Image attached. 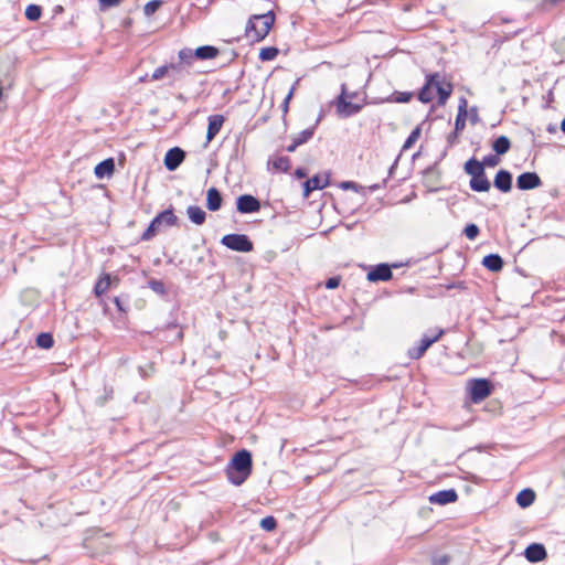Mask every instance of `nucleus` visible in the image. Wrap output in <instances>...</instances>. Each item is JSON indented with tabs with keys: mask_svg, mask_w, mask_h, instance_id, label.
I'll use <instances>...</instances> for the list:
<instances>
[{
	"mask_svg": "<svg viewBox=\"0 0 565 565\" xmlns=\"http://www.w3.org/2000/svg\"><path fill=\"white\" fill-rule=\"evenodd\" d=\"M252 455L248 450L237 451L226 468V476L231 483L241 486L252 472Z\"/></svg>",
	"mask_w": 565,
	"mask_h": 565,
	"instance_id": "nucleus-1",
	"label": "nucleus"
},
{
	"mask_svg": "<svg viewBox=\"0 0 565 565\" xmlns=\"http://www.w3.org/2000/svg\"><path fill=\"white\" fill-rule=\"evenodd\" d=\"M274 21L275 15L273 12L252 15L245 28L246 36L253 39L254 41H260L265 39V36L269 33Z\"/></svg>",
	"mask_w": 565,
	"mask_h": 565,
	"instance_id": "nucleus-2",
	"label": "nucleus"
},
{
	"mask_svg": "<svg viewBox=\"0 0 565 565\" xmlns=\"http://www.w3.org/2000/svg\"><path fill=\"white\" fill-rule=\"evenodd\" d=\"M177 221L178 217L174 215L171 209L164 210L150 222L141 238L143 241H149L156 235L162 225L172 226L175 225Z\"/></svg>",
	"mask_w": 565,
	"mask_h": 565,
	"instance_id": "nucleus-3",
	"label": "nucleus"
},
{
	"mask_svg": "<svg viewBox=\"0 0 565 565\" xmlns=\"http://www.w3.org/2000/svg\"><path fill=\"white\" fill-rule=\"evenodd\" d=\"M221 243L235 252L247 253L253 250V243L245 234L224 235L221 239Z\"/></svg>",
	"mask_w": 565,
	"mask_h": 565,
	"instance_id": "nucleus-4",
	"label": "nucleus"
},
{
	"mask_svg": "<svg viewBox=\"0 0 565 565\" xmlns=\"http://www.w3.org/2000/svg\"><path fill=\"white\" fill-rule=\"evenodd\" d=\"M470 399L480 403L491 394V384L486 379H475L469 382Z\"/></svg>",
	"mask_w": 565,
	"mask_h": 565,
	"instance_id": "nucleus-5",
	"label": "nucleus"
},
{
	"mask_svg": "<svg viewBox=\"0 0 565 565\" xmlns=\"http://www.w3.org/2000/svg\"><path fill=\"white\" fill-rule=\"evenodd\" d=\"M444 334V330L443 329H438L436 330V332L431 335H427L425 334L422 339H420V342H419V345L418 347H415V348H412L408 350V355L411 359L413 360H418L420 359L424 353L428 350V348L437 342L441 335Z\"/></svg>",
	"mask_w": 565,
	"mask_h": 565,
	"instance_id": "nucleus-6",
	"label": "nucleus"
},
{
	"mask_svg": "<svg viewBox=\"0 0 565 565\" xmlns=\"http://www.w3.org/2000/svg\"><path fill=\"white\" fill-rule=\"evenodd\" d=\"M361 105L348 100L345 84L341 87V94L337 100V110L343 117H350L361 110Z\"/></svg>",
	"mask_w": 565,
	"mask_h": 565,
	"instance_id": "nucleus-7",
	"label": "nucleus"
},
{
	"mask_svg": "<svg viewBox=\"0 0 565 565\" xmlns=\"http://www.w3.org/2000/svg\"><path fill=\"white\" fill-rule=\"evenodd\" d=\"M236 209L243 214L255 213L260 210V202L250 194H243L237 198Z\"/></svg>",
	"mask_w": 565,
	"mask_h": 565,
	"instance_id": "nucleus-8",
	"label": "nucleus"
},
{
	"mask_svg": "<svg viewBox=\"0 0 565 565\" xmlns=\"http://www.w3.org/2000/svg\"><path fill=\"white\" fill-rule=\"evenodd\" d=\"M433 75H434V83H435L434 90H435V93L438 94V97H439L438 104L445 105V103L451 95L452 86L450 83L443 81L439 74L436 73Z\"/></svg>",
	"mask_w": 565,
	"mask_h": 565,
	"instance_id": "nucleus-9",
	"label": "nucleus"
},
{
	"mask_svg": "<svg viewBox=\"0 0 565 565\" xmlns=\"http://www.w3.org/2000/svg\"><path fill=\"white\" fill-rule=\"evenodd\" d=\"M185 158V152L179 148L174 147L168 150L164 156V166L169 171H174L182 163Z\"/></svg>",
	"mask_w": 565,
	"mask_h": 565,
	"instance_id": "nucleus-10",
	"label": "nucleus"
},
{
	"mask_svg": "<svg viewBox=\"0 0 565 565\" xmlns=\"http://www.w3.org/2000/svg\"><path fill=\"white\" fill-rule=\"evenodd\" d=\"M393 273L391 266L387 264L376 265L371 271L367 273V280L370 281H387L392 278Z\"/></svg>",
	"mask_w": 565,
	"mask_h": 565,
	"instance_id": "nucleus-11",
	"label": "nucleus"
},
{
	"mask_svg": "<svg viewBox=\"0 0 565 565\" xmlns=\"http://www.w3.org/2000/svg\"><path fill=\"white\" fill-rule=\"evenodd\" d=\"M328 185H329L328 175H324V177L313 175L312 178L308 179L303 183V195L306 198H308L312 191L324 189Z\"/></svg>",
	"mask_w": 565,
	"mask_h": 565,
	"instance_id": "nucleus-12",
	"label": "nucleus"
},
{
	"mask_svg": "<svg viewBox=\"0 0 565 565\" xmlns=\"http://www.w3.org/2000/svg\"><path fill=\"white\" fill-rule=\"evenodd\" d=\"M458 494L454 489L440 490L429 497V502L434 504L445 505L457 501Z\"/></svg>",
	"mask_w": 565,
	"mask_h": 565,
	"instance_id": "nucleus-13",
	"label": "nucleus"
},
{
	"mask_svg": "<svg viewBox=\"0 0 565 565\" xmlns=\"http://www.w3.org/2000/svg\"><path fill=\"white\" fill-rule=\"evenodd\" d=\"M207 131H206V145L211 142L215 136L220 132L225 118L223 115H211L207 118Z\"/></svg>",
	"mask_w": 565,
	"mask_h": 565,
	"instance_id": "nucleus-14",
	"label": "nucleus"
},
{
	"mask_svg": "<svg viewBox=\"0 0 565 565\" xmlns=\"http://www.w3.org/2000/svg\"><path fill=\"white\" fill-rule=\"evenodd\" d=\"M512 185V175L507 170H500L494 178V186L502 192L510 191Z\"/></svg>",
	"mask_w": 565,
	"mask_h": 565,
	"instance_id": "nucleus-15",
	"label": "nucleus"
},
{
	"mask_svg": "<svg viewBox=\"0 0 565 565\" xmlns=\"http://www.w3.org/2000/svg\"><path fill=\"white\" fill-rule=\"evenodd\" d=\"M222 206V195L216 188H210L206 192V207L212 211H218Z\"/></svg>",
	"mask_w": 565,
	"mask_h": 565,
	"instance_id": "nucleus-16",
	"label": "nucleus"
},
{
	"mask_svg": "<svg viewBox=\"0 0 565 565\" xmlns=\"http://www.w3.org/2000/svg\"><path fill=\"white\" fill-rule=\"evenodd\" d=\"M434 75H428L424 87L419 90L418 99L423 103H429L435 97Z\"/></svg>",
	"mask_w": 565,
	"mask_h": 565,
	"instance_id": "nucleus-17",
	"label": "nucleus"
},
{
	"mask_svg": "<svg viewBox=\"0 0 565 565\" xmlns=\"http://www.w3.org/2000/svg\"><path fill=\"white\" fill-rule=\"evenodd\" d=\"M482 265L490 271H500L503 267V259L498 254H489L483 257Z\"/></svg>",
	"mask_w": 565,
	"mask_h": 565,
	"instance_id": "nucleus-18",
	"label": "nucleus"
},
{
	"mask_svg": "<svg viewBox=\"0 0 565 565\" xmlns=\"http://www.w3.org/2000/svg\"><path fill=\"white\" fill-rule=\"evenodd\" d=\"M114 169H115L114 160L111 158H109V159H106V160L99 162L95 167L94 172L98 179H103L105 177L111 175L114 172Z\"/></svg>",
	"mask_w": 565,
	"mask_h": 565,
	"instance_id": "nucleus-19",
	"label": "nucleus"
},
{
	"mask_svg": "<svg viewBox=\"0 0 565 565\" xmlns=\"http://www.w3.org/2000/svg\"><path fill=\"white\" fill-rule=\"evenodd\" d=\"M186 214L192 223L201 225L205 222L206 213L203 209L196 205H190L186 209Z\"/></svg>",
	"mask_w": 565,
	"mask_h": 565,
	"instance_id": "nucleus-20",
	"label": "nucleus"
},
{
	"mask_svg": "<svg viewBox=\"0 0 565 565\" xmlns=\"http://www.w3.org/2000/svg\"><path fill=\"white\" fill-rule=\"evenodd\" d=\"M491 184L486 177V173H481L477 177L471 178L470 188L477 192H486L490 189Z\"/></svg>",
	"mask_w": 565,
	"mask_h": 565,
	"instance_id": "nucleus-21",
	"label": "nucleus"
},
{
	"mask_svg": "<svg viewBox=\"0 0 565 565\" xmlns=\"http://www.w3.org/2000/svg\"><path fill=\"white\" fill-rule=\"evenodd\" d=\"M169 73L168 78L172 82L182 79L189 72L182 65V63H170L168 64Z\"/></svg>",
	"mask_w": 565,
	"mask_h": 565,
	"instance_id": "nucleus-22",
	"label": "nucleus"
},
{
	"mask_svg": "<svg viewBox=\"0 0 565 565\" xmlns=\"http://www.w3.org/2000/svg\"><path fill=\"white\" fill-rule=\"evenodd\" d=\"M195 57L199 60H211L217 56L218 50L215 46L204 45L194 51Z\"/></svg>",
	"mask_w": 565,
	"mask_h": 565,
	"instance_id": "nucleus-23",
	"label": "nucleus"
},
{
	"mask_svg": "<svg viewBox=\"0 0 565 565\" xmlns=\"http://www.w3.org/2000/svg\"><path fill=\"white\" fill-rule=\"evenodd\" d=\"M465 171L471 178L477 177L484 172L483 164L475 158H471L465 163Z\"/></svg>",
	"mask_w": 565,
	"mask_h": 565,
	"instance_id": "nucleus-24",
	"label": "nucleus"
},
{
	"mask_svg": "<svg viewBox=\"0 0 565 565\" xmlns=\"http://www.w3.org/2000/svg\"><path fill=\"white\" fill-rule=\"evenodd\" d=\"M511 142L508 137L500 136L492 143V149L497 154H504L510 150Z\"/></svg>",
	"mask_w": 565,
	"mask_h": 565,
	"instance_id": "nucleus-25",
	"label": "nucleus"
},
{
	"mask_svg": "<svg viewBox=\"0 0 565 565\" xmlns=\"http://www.w3.org/2000/svg\"><path fill=\"white\" fill-rule=\"evenodd\" d=\"M113 279L109 274H104L95 285L94 291L96 296H102L111 286Z\"/></svg>",
	"mask_w": 565,
	"mask_h": 565,
	"instance_id": "nucleus-26",
	"label": "nucleus"
},
{
	"mask_svg": "<svg viewBox=\"0 0 565 565\" xmlns=\"http://www.w3.org/2000/svg\"><path fill=\"white\" fill-rule=\"evenodd\" d=\"M547 556L546 550L541 543H532V563H537L545 559Z\"/></svg>",
	"mask_w": 565,
	"mask_h": 565,
	"instance_id": "nucleus-27",
	"label": "nucleus"
},
{
	"mask_svg": "<svg viewBox=\"0 0 565 565\" xmlns=\"http://www.w3.org/2000/svg\"><path fill=\"white\" fill-rule=\"evenodd\" d=\"M179 63H182V65L186 68L190 66L195 57L194 51L191 49H182L179 51Z\"/></svg>",
	"mask_w": 565,
	"mask_h": 565,
	"instance_id": "nucleus-28",
	"label": "nucleus"
},
{
	"mask_svg": "<svg viewBox=\"0 0 565 565\" xmlns=\"http://www.w3.org/2000/svg\"><path fill=\"white\" fill-rule=\"evenodd\" d=\"M526 260V255L523 249H521L514 257L515 270L522 275L523 277H527L526 269L523 268V264Z\"/></svg>",
	"mask_w": 565,
	"mask_h": 565,
	"instance_id": "nucleus-29",
	"label": "nucleus"
},
{
	"mask_svg": "<svg viewBox=\"0 0 565 565\" xmlns=\"http://www.w3.org/2000/svg\"><path fill=\"white\" fill-rule=\"evenodd\" d=\"M315 134V127L307 128L302 131H300L298 135H296L292 139L296 141V145L301 146L302 143H306Z\"/></svg>",
	"mask_w": 565,
	"mask_h": 565,
	"instance_id": "nucleus-30",
	"label": "nucleus"
},
{
	"mask_svg": "<svg viewBox=\"0 0 565 565\" xmlns=\"http://www.w3.org/2000/svg\"><path fill=\"white\" fill-rule=\"evenodd\" d=\"M42 13L41 7L36 4H30L25 9V17L30 21H36L40 19Z\"/></svg>",
	"mask_w": 565,
	"mask_h": 565,
	"instance_id": "nucleus-31",
	"label": "nucleus"
},
{
	"mask_svg": "<svg viewBox=\"0 0 565 565\" xmlns=\"http://www.w3.org/2000/svg\"><path fill=\"white\" fill-rule=\"evenodd\" d=\"M36 344L43 349H50L53 347L54 341L50 333H40L36 338Z\"/></svg>",
	"mask_w": 565,
	"mask_h": 565,
	"instance_id": "nucleus-32",
	"label": "nucleus"
},
{
	"mask_svg": "<svg viewBox=\"0 0 565 565\" xmlns=\"http://www.w3.org/2000/svg\"><path fill=\"white\" fill-rule=\"evenodd\" d=\"M273 166L275 169L280 170L282 172H287L290 167V159L288 157H278L273 161Z\"/></svg>",
	"mask_w": 565,
	"mask_h": 565,
	"instance_id": "nucleus-33",
	"label": "nucleus"
},
{
	"mask_svg": "<svg viewBox=\"0 0 565 565\" xmlns=\"http://www.w3.org/2000/svg\"><path fill=\"white\" fill-rule=\"evenodd\" d=\"M278 55V50L274 46L263 47L259 51V58L262 61H271Z\"/></svg>",
	"mask_w": 565,
	"mask_h": 565,
	"instance_id": "nucleus-34",
	"label": "nucleus"
},
{
	"mask_svg": "<svg viewBox=\"0 0 565 565\" xmlns=\"http://www.w3.org/2000/svg\"><path fill=\"white\" fill-rule=\"evenodd\" d=\"M413 98V93L409 92H395L390 98L394 103H408Z\"/></svg>",
	"mask_w": 565,
	"mask_h": 565,
	"instance_id": "nucleus-35",
	"label": "nucleus"
},
{
	"mask_svg": "<svg viewBox=\"0 0 565 565\" xmlns=\"http://www.w3.org/2000/svg\"><path fill=\"white\" fill-rule=\"evenodd\" d=\"M419 136H420V128L416 127L411 132V135L407 137V139L405 140V142L403 145V149L407 150V149L412 148L413 145L418 140Z\"/></svg>",
	"mask_w": 565,
	"mask_h": 565,
	"instance_id": "nucleus-36",
	"label": "nucleus"
},
{
	"mask_svg": "<svg viewBox=\"0 0 565 565\" xmlns=\"http://www.w3.org/2000/svg\"><path fill=\"white\" fill-rule=\"evenodd\" d=\"M259 524L264 531L270 532L276 529L277 521L274 516L269 515V516L262 519Z\"/></svg>",
	"mask_w": 565,
	"mask_h": 565,
	"instance_id": "nucleus-37",
	"label": "nucleus"
},
{
	"mask_svg": "<svg viewBox=\"0 0 565 565\" xmlns=\"http://www.w3.org/2000/svg\"><path fill=\"white\" fill-rule=\"evenodd\" d=\"M516 502L522 508L530 507V488L523 489L516 497Z\"/></svg>",
	"mask_w": 565,
	"mask_h": 565,
	"instance_id": "nucleus-38",
	"label": "nucleus"
},
{
	"mask_svg": "<svg viewBox=\"0 0 565 565\" xmlns=\"http://www.w3.org/2000/svg\"><path fill=\"white\" fill-rule=\"evenodd\" d=\"M169 68L168 64L157 67L150 76V81H159L163 77H168Z\"/></svg>",
	"mask_w": 565,
	"mask_h": 565,
	"instance_id": "nucleus-39",
	"label": "nucleus"
},
{
	"mask_svg": "<svg viewBox=\"0 0 565 565\" xmlns=\"http://www.w3.org/2000/svg\"><path fill=\"white\" fill-rule=\"evenodd\" d=\"M162 4V1L161 0H152V1H149L148 3H146V6L143 7V12L147 17H150L159 8L160 6Z\"/></svg>",
	"mask_w": 565,
	"mask_h": 565,
	"instance_id": "nucleus-40",
	"label": "nucleus"
},
{
	"mask_svg": "<svg viewBox=\"0 0 565 565\" xmlns=\"http://www.w3.org/2000/svg\"><path fill=\"white\" fill-rule=\"evenodd\" d=\"M499 156L500 154H497V153L486 156L481 162L483 164V168L484 167H490V168L497 167L500 163Z\"/></svg>",
	"mask_w": 565,
	"mask_h": 565,
	"instance_id": "nucleus-41",
	"label": "nucleus"
},
{
	"mask_svg": "<svg viewBox=\"0 0 565 565\" xmlns=\"http://www.w3.org/2000/svg\"><path fill=\"white\" fill-rule=\"evenodd\" d=\"M518 186L522 190H530V172H524L518 178Z\"/></svg>",
	"mask_w": 565,
	"mask_h": 565,
	"instance_id": "nucleus-42",
	"label": "nucleus"
},
{
	"mask_svg": "<svg viewBox=\"0 0 565 565\" xmlns=\"http://www.w3.org/2000/svg\"><path fill=\"white\" fill-rule=\"evenodd\" d=\"M479 234V227L476 224H468L465 227V235L470 241H473Z\"/></svg>",
	"mask_w": 565,
	"mask_h": 565,
	"instance_id": "nucleus-43",
	"label": "nucleus"
},
{
	"mask_svg": "<svg viewBox=\"0 0 565 565\" xmlns=\"http://www.w3.org/2000/svg\"><path fill=\"white\" fill-rule=\"evenodd\" d=\"M467 114L458 113L455 120V129L461 131L466 126Z\"/></svg>",
	"mask_w": 565,
	"mask_h": 565,
	"instance_id": "nucleus-44",
	"label": "nucleus"
},
{
	"mask_svg": "<svg viewBox=\"0 0 565 565\" xmlns=\"http://www.w3.org/2000/svg\"><path fill=\"white\" fill-rule=\"evenodd\" d=\"M450 562V557L446 554L436 555L431 559L433 565H448Z\"/></svg>",
	"mask_w": 565,
	"mask_h": 565,
	"instance_id": "nucleus-45",
	"label": "nucleus"
},
{
	"mask_svg": "<svg viewBox=\"0 0 565 565\" xmlns=\"http://www.w3.org/2000/svg\"><path fill=\"white\" fill-rule=\"evenodd\" d=\"M149 286L150 288L158 292V294H164L166 289H164V285L162 281L160 280H150L149 281Z\"/></svg>",
	"mask_w": 565,
	"mask_h": 565,
	"instance_id": "nucleus-46",
	"label": "nucleus"
},
{
	"mask_svg": "<svg viewBox=\"0 0 565 565\" xmlns=\"http://www.w3.org/2000/svg\"><path fill=\"white\" fill-rule=\"evenodd\" d=\"M100 8H110L118 6L121 0H98Z\"/></svg>",
	"mask_w": 565,
	"mask_h": 565,
	"instance_id": "nucleus-47",
	"label": "nucleus"
},
{
	"mask_svg": "<svg viewBox=\"0 0 565 565\" xmlns=\"http://www.w3.org/2000/svg\"><path fill=\"white\" fill-rule=\"evenodd\" d=\"M340 285V278L339 277H331L326 281V287L328 289H334Z\"/></svg>",
	"mask_w": 565,
	"mask_h": 565,
	"instance_id": "nucleus-48",
	"label": "nucleus"
},
{
	"mask_svg": "<svg viewBox=\"0 0 565 565\" xmlns=\"http://www.w3.org/2000/svg\"><path fill=\"white\" fill-rule=\"evenodd\" d=\"M458 113L467 114V100L465 98L460 99Z\"/></svg>",
	"mask_w": 565,
	"mask_h": 565,
	"instance_id": "nucleus-49",
	"label": "nucleus"
},
{
	"mask_svg": "<svg viewBox=\"0 0 565 565\" xmlns=\"http://www.w3.org/2000/svg\"><path fill=\"white\" fill-rule=\"evenodd\" d=\"M539 185H541V179L535 172H532V189L537 188Z\"/></svg>",
	"mask_w": 565,
	"mask_h": 565,
	"instance_id": "nucleus-50",
	"label": "nucleus"
},
{
	"mask_svg": "<svg viewBox=\"0 0 565 565\" xmlns=\"http://www.w3.org/2000/svg\"><path fill=\"white\" fill-rule=\"evenodd\" d=\"M458 134H459V131H457V130L455 129V131H454V132H451V134L448 136V142H449L450 145H454V143L457 141V139H458Z\"/></svg>",
	"mask_w": 565,
	"mask_h": 565,
	"instance_id": "nucleus-51",
	"label": "nucleus"
},
{
	"mask_svg": "<svg viewBox=\"0 0 565 565\" xmlns=\"http://www.w3.org/2000/svg\"><path fill=\"white\" fill-rule=\"evenodd\" d=\"M292 94H294V88L290 89V92L288 93V95L286 96V98L284 100V109H285V111L287 110L288 103H289Z\"/></svg>",
	"mask_w": 565,
	"mask_h": 565,
	"instance_id": "nucleus-52",
	"label": "nucleus"
},
{
	"mask_svg": "<svg viewBox=\"0 0 565 565\" xmlns=\"http://www.w3.org/2000/svg\"><path fill=\"white\" fill-rule=\"evenodd\" d=\"M299 145H296V141L292 139V143L287 147L288 152H294Z\"/></svg>",
	"mask_w": 565,
	"mask_h": 565,
	"instance_id": "nucleus-53",
	"label": "nucleus"
},
{
	"mask_svg": "<svg viewBox=\"0 0 565 565\" xmlns=\"http://www.w3.org/2000/svg\"><path fill=\"white\" fill-rule=\"evenodd\" d=\"M114 303L116 305V307L120 310V311H124V308L121 306V301L118 297H115L114 298Z\"/></svg>",
	"mask_w": 565,
	"mask_h": 565,
	"instance_id": "nucleus-54",
	"label": "nucleus"
},
{
	"mask_svg": "<svg viewBox=\"0 0 565 565\" xmlns=\"http://www.w3.org/2000/svg\"><path fill=\"white\" fill-rule=\"evenodd\" d=\"M342 186H343L344 189H352V188H354V186H355V183H354V182H351V181H347V182H344V183L342 184Z\"/></svg>",
	"mask_w": 565,
	"mask_h": 565,
	"instance_id": "nucleus-55",
	"label": "nucleus"
},
{
	"mask_svg": "<svg viewBox=\"0 0 565 565\" xmlns=\"http://www.w3.org/2000/svg\"><path fill=\"white\" fill-rule=\"evenodd\" d=\"M530 554H531L530 545H527V546L524 548L523 555H524V557H525L529 562H530Z\"/></svg>",
	"mask_w": 565,
	"mask_h": 565,
	"instance_id": "nucleus-56",
	"label": "nucleus"
},
{
	"mask_svg": "<svg viewBox=\"0 0 565 565\" xmlns=\"http://www.w3.org/2000/svg\"><path fill=\"white\" fill-rule=\"evenodd\" d=\"M296 175H297L298 178H305V177H306V172H305L302 169H298V170L296 171Z\"/></svg>",
	"mask_w": 565,
	"mask_h": 565,
	"instance_id": "nucleus-57",
	"label": "nucleus"
},
{
	"mask_svg": "<svg viewBox=\"0 0 565 565\" xmlns=\"http://www.w3.org/2000/svg\"><path fill=\"white\" fill-rule=\"evenodd\" d=\"M148 81H150V77H149L148 75L141 76V77L139 78V82H140V83L148 82Z\"/></svg>",
	"mask_w": 565,
	"mask_h": 565,
	"instance_id": "nucleus-58",
	"label": "nucleus"
},
{
	"mask_svg": "<svg viewBox=\"0 0 565 565\" xmlns=\"http://www.w3.org/2000/svg\"><path fill=\"white\" fill-rule=\"evenodd\" d=\"M547 130H548L550 132H555V131H556V127H555V126H553V125H548Z\"/></svg>",
	"mask_w": 565,
	"mask_h": 565,
	"instance_id": "nucleus-59",
	"label": "nucleus"
},
{
	"mask_svg": "<svg viewBox=\"0 0 565 565\" xmlns=\"http://www.w3.org/2000/svg\"><path fill=\"white\" fill-rule=\"evenodd\" d=\"M561 129L565 134V116H564V119L562 120Z\"/></svg>",
	"mask_w": 565,
	"mask_h": 565,
	"instance_id": "nucleus-60",
	"label": "nucleus"
},
{
	"mask_svg": "<svg viewBox=\"0 0 565 565\" xmlns=\"http://www.w3.org/2000/svg\"><path fill=\"white\" fill-rule=\"evenodd\" d=\"M347 96H348V100H350L351 98H353V97H354V94H349V93L347 92Z\"/></svg>",
	"mask_w": 565,
	"mask_h": 565,
	"instance_id": "nucleus-61",
	"label": "nucleus"
},
{
	"mask_svg": "<svg viewBox=\"0 0 565 565\" xmlns=\"http://www.w3.org/2000/svg\"><path fill=\"white\" fill-rule=\"evenodd\" d=\"M531 500H532V503L534 502L535 500V492L532 490V497H531Z\"/></svg>",
	"mask_w": 565,
	"mask_h": 565,
	"instance_id": "nucleus-62",
	"label": "nucleus"
}]
</instances>
